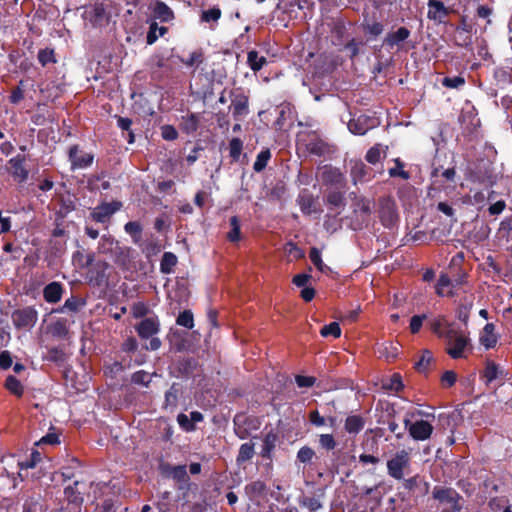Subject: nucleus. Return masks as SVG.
I'll return each mask as SVG.
<instances>
[{
	"label": "nucleus",
	"instance_id": "1",
	"mask_svg": "<svg viewBox=\"0 0 512 512\" xmlns=\"http://www.w3.org/2000/svg\"><path fill=\"white\" fill-rule=\"evenodd\" d=\"M468 291V274L462 268L450 269V274L441 272L435 284V293L439 297L454 298L460 292Z\"/></svg>",
	"mask_w": 512,
	"mask_h": 512
},
{
	"label": "nucleus",
	"instance_id": "2",
	"mask_svg": "<svg viewBox=\"0 0 512 512\" xmlns=\"http://www.w3.org/2000/svg\"><path fill=\"white\" fill-rule=\"evenodd\" d=\"M445 351L452 359L467 358L473 349L469 333L455 326H448L445 337Z\"/></svg>",
	"mask_w": 512,
	"mask_h": 512
},
{
	"label": "nucleus",
	"instance_id": "3",
	"mask_svg": "<svg viewBox=\"0 0 512 512\" xmlns=\"http://www.w3.org/2000/svg\"><path fill=\"white\" fill-rule=\"evenodd\" d=\"M3 169L19 187H22L29 179L30 170L25 154H17L10 158Z\"/></svg>",
	"mask_w": 512,
	"mask_h": 512
},
{
	"label": "nucleus",
	"instance_id": "4",
	"mask_svg": "<svg viewBox=\"0 0 512 512\" xmlns=\"http://www.w3.org/2000/svg\"><path fill=\"white\" fill-rule=\"evenodd\" d=\"M378 218L387 229L398 226L399 214L395 200L390 196H382L378 199Z\"/></svg>",
	"mask_w": 512,
	"mask_h": 512
},
{
	"label": "nucleus",
	"instance_id": "5",
	"mask_svg": "<svg viewBox=\"0 0 512 512\" xmlns=\"http://www.w3.org/2000/svg\"><path fill=\"white\" fill-rule=\"evenodd\" d=\"M261 418L255 415H248L244 412L237 413L233 418L234 433L239 439H247L252 432L260 429Z\"/></svg>",
	"mask_w": 512,
	"mask_h": 512
},
{
	"label": "nucleus",
	"instance_id": "6",
	"mask_svg": "<svg viewBox=\"0 0 512 512\" xmlns=\"http://www.w3.org/2000/svg\"><path fill=\"white\" fill-rule=\"evenodd\" d=\"M432 497L441 504L449 506L442 512H459L462 509V496L451 487L435 486L432 491Z\"/></svg>",
	"mask_w": 512,
	"mask_h": 512
},
{
	"label": "nucleus",
	"instance_id": "7",
	"mask_svg": "<svg viewBox=\"0 0 512 512\" xmlns=\"http://www.w3.org/2000/svg\"><path fill=\"white\" fill-rule=\"evenodd\" d=\"M229 97L231 100L230 109L234 120L241 121L249 113V95L242 87L234 88L230 91Z\"/></svg>",
	"mask_w": 512,
	"mask_h": 512
},
{
	"label": "nucleus",
	"instance_id": "8",
	"mask_svg": "<svg viewBox=\"0 0 512 512\" xmlns=\"http://www.w3.org/2000/svg\"><path fill=\"white\" fill-rule=\"evenodd\" d=\"M122 208V202H101L90 212V218L96 223L109 224L111 217Z\"/></svg>",
	"mask_w": 512,
	"mask_h": 512
},
{
	"label": "nucleus",
	"instance_id": "9",
	"mask_svg": "<svg viewBox=\"0 0 512 512\" xmlns=\"http://www.w3.org/2000/svg\"><path fill=\"white\" fill-rule=\"evenodd\" d=\"M109 269L110 265L106 261L93 262L86 275L88 283L95 287L106 286L109 279Z\"/></svg>",
	"mask_w": 512,
	"mask_h": 512
},
{
	"label": "nucleus",
	"instance_id": "10",
	"mask_svg": "<svg viewBox=\"0 0 512 512\" xmlns=\"http://www.w3.org/2000/svg\"><path fill=\"white\" fill-rule=\"evenodd\" d=\"M37 319L38 312L32 306L17 309L12 313V321L17 328L33 327L36 324Z\"/></svg>",
	"mask_w": 512,
	"mask_h": 512
},
{
	"label": "nucleus",
	"instance_id": "11",
	"mask_svg": "<svg viewBox=\"0 0 512 512\" xmlns=\"http://www.w3.org/2000/svg\"><path fill=\"white\" fill-rule=\"evenodd\" d=\"M409 460V455L405 450L397 452L393 458L387 461L389 476L396 480L403 479V470L409 465Z\"/></svg>",
	"mask_w": 512,
	"mask_h": 512
},
{
	"label": "nucleus",
	"instance_id": "12",
	"mask_svg": "<svg viewBox=\"0 0 512 512\" xmlns=\"http://www.w3.org/2000/svg\"><path fill=\"white\" fill-rule=\"evenodd\" d=\"M404 424L405 427L408 428L410 436L417 441L429 439L433 432V426L425 420H418L411 423V421L406 418Z\"/></svg>",
	"mask_w": 512,
	"mask_h": 512
},
{
	"label": "nucleus",
	"instance_id": "13",
	"mask_svg": "<svg viewBox=\"0 0 512 512\" xmlns=\"http://www.w3.org/2000/svg\"><path fill=\"white\" fill-rule=\"evenodd\" d=\"M321 181L326 186H332L337 189L344 188L346 185V178L340 169L331 165H325L321 173Z\"/></svg>",
	"mask_w": 512,
	"mask_h": 512
},
{
	"label": "nucleus",
	"instance_id": "14",
	"mask_svg": "<svg viewBox=\"0 0 512 512\" xmlns=\"http://www.w3.org/2000/svg\"><path fill=\"white\" fill-rule=\"evenodd\" d=\"M427 17L437 23H444V19L451 13H455L454 5L446 7L440 0H428Z\"/></svg>",
	"mask_w": 512,
	"mask_h": 512
},
{
	"label": "nucleus",
	"instance_id": "15",
	"mask_svg": "<svg viewBox=\"0 0 512 512\" xmlns=\"http://www.w3.org/2000/svg\"><path fill=\"white\" fill-rule=\"evenodd\" d=\"M81 152L79 145L75 144L70 146L68 151V158L71 163V169H84L93 164L94 155L92 153H83L79 155Z\"/></svg>",
	"mask_w": 512,
	"mask_h": 512
},
{
	"label": "nucleus",
	"instance_id": "16",
	"mask_svg": "<svg viewBox=\"0 0 512 512\" xmlns=\"http://www.w3.org/2000/svg\"><path fill=\"white\" fill-rule=\"evenodd\" d=\"M158 469L160 474L165 478H173L180 483H188L189 481L186 465L173 466L170 463L161 462Z\"/></svg>",
	"mask_w": 512,
	"mask_h": 512
},
{
	"label": "nucleus",
	"instance_id": "17",
	"mask_svg": "<svg viewBox=\"0 0 512 512\" xmlns=\"http://www.w3.org/2000/svg\"><path fill=\"white\" fill-rule=\"evenodd\" d=\"M135 331L142 340H147L159 333V319L157 317L144 318L135 325Z\"/></svg>",
	"mask_w": 512,
	"mask_h": 512
},
{
	"label": "nucleus",
	"instance_id": "18",
	"mask_svg": "<svg viewBox=\"0 0 512 512\" xmlns=\"http://www.w3.org/2000/svg\"><path fill=\"white\" fill-rule=\"evenodd\" d=\"M506 373L504 369L494 361L487 359L484 369L480 372V379L483 380L486 386H489L497 379H505Z\"/></svg>",
	"mask_w": 512,
	"mask_h": 512
},
{
	"label": "nucleus",
	"instance_id": "19",
	"mask_svg": "<svg viewBox=\"0 0 512 512\" xmlns=\"http://www.w3.org/2000/svg\"><path fill=\"white\" fill-rule=\"evenodd\" d=\"M131 253L132 249L130 247L122 246L118 242L109 256L118 267L128 269L132 262Z\"/></svg>",
	"mask_w": 512,
	"mask_h": 512
},
{
	"label": "nucleus",
	"instance_id": "20",
	"mask_svg": "<svg viewBox=\"0 0 512 512\" xmlns=\"http://www.w3.org/2000/svg\"><path fill=\"white\" fill-rule=\"evenodd\" d=\"M411 35V31L402 26L399 27L396 31H392L387 33L383 40V45L386 48L393 49L397 47L398 49L402 48V43L406 41Z\"/></svg>",
	"mask_w": 512,
	"mask_h": 512
},
{
	"label": "nucleus",
	"instance_id": "21",
	"mask_svg": "<svg viewBox=\"0 0 512 512\" xmlns=\"http://www.w3.org/2000/svg\"><path fill=\"white\" fill-rule=\"evenodd\" d=\"M201 114L189 112L181 116L179 128L186 135H193L197 132L201 124Z\"/></svg>",
	"mask_w": 512,
	"mask_h": 512
},
{
	"label": "nucleus",
	"instance_id": "22",
	"mask_svg": "<svg viewBox=\"0 0 512 512\" xmlns=\"http://www.w3.org/2000/svg\"><path fill=\"white\" fill-rule=\"evenodd\" d=\"M403 486L410 492L415 493L417 496H425L429 492V483L419 475L405 479Z\"/></svg>",
	"mask_w": 512,
	"mask_h": 512
},
{
	"label": "nucleus",
	"instance_id": "23",
	"mask_svg": "<svg viewBox=\"0 0 512 512\" xmlns=\"http://www.w3.org/2000/svg\"><path fill=\"white\" fill-rule=\"evenodd\" d=\"M63 293V284L58 281H53L44 287L43 298L47 303L56 304L62 299Z\"/></svg>",
	"mask_w": 512,
	"mask_h": 512
},
{
	"label": "nucleus",
	"instance_id": "24",
	"mask_svg": "<svg viewBox=\"0 0 512 512\" xmlns=\"http://www.w3.org/2000/svg\"><path fill=\"white\" fill-rule=\"evenodd\" d=\"M175 368L181 376L193 377L199 368V361L195 357H183L177 361Z\"/></svg>",
	"mask_w": 512,
	"mask_h": 512
},
{
	"label": "nucleus",
	"instance_id": "25",
	"mask_svg": "<svg viewBox=\"0 0 512 512\" xmlns=\"http://www.w3.org/2000/svg\"><path fill=\"white\" fill-rule=\"evenodd\" d=\"M79 482L75 481L72 485L67 486L64 489V495L67 499L66 507L75 509L78 508V511L81 512V507L83 504V497L81 493L78 491L77 486Z\"/></svg>",
	"mask_w": 512,
	"mask_h": 512
},
{
	"label": "nucleus",
	"instance_id": "26",
	"mask_svg": "<svg viewBox=\"0 0 512 512\" xmlns=\"http://www.w3.org/2000/svg\"><path fill=\"white\" fill-rule=\"evenodd\" d=\"M372 128L371 118L361 114L357 118H352L348 122V129L355 135H364Z\"/></svg>",
	"mask_w": 512,
	"mask_h": 512
},
{
	"label": "nucleus",
	"instance_id": "27",
	"mask_svg": "<svg viewBox=\"0 0 512 512\" xmlns=\"http://www.w3.org/2000/svg\"><path fill=\"white\" fill-rule=\"evenodd\" d=\"M297 204L304 215H311L316 210V200L312 193L308 190H303L297 197Z\"/></svg>",
	"mask_w": 512,
	"mask_h": 512
},
{
	"label": "nucleus",
	"instance_id": "28",
	"mask_svg": "<svg viewBox=\"0 0 512 512\" xmlns=\"http://www.w3.org/2000/svg\"><path fill=\"white\" fill-rule=\"evenodd\" d=\"M366 420L360 414H353L346 417L344 422V430L349 435L356 436L359 434L365 427Z\"/></svg>",
	"mask_w": 512,
	"mask_h": 512
},
{
	"label": "nucleus",
	"instance_id": "29",
	"mask_svg": "<svg viewBox=\"0 0 512 512\" xmlns=\"http://www.w3.org/2000/svg\"><path fill=\"white\" fill-rule=\"evenodd\" d=\"M90 21L94 26H104L109 22L110 14L104 4L96 3L89 12Z\"/></svg>",
	"mask_w": 512,
	"mask_h": 512
},
{
	"label": "nucleus",
	"instance_id": "30",
	"mask_svg": "<svg viewBox=\"0 0 512 512\" xmlns=\"http://www.w3.org/2000/svg\"><path fill=\"white\" fill-rule=\"evenodd\" d=\"M307 151L316 156H324L325 154L330 152L329 145L320 139L318 136L313 135L308 142L306 143Z\"/></svg>",
	"mask_w": 512,
	"mask_h": 512
},
{
	"label": "nucleus",
	"instance_id": "31",
	"mask_svg": "<svg viewBox=\"0 0 512 512\" xmlns=\"http://www.w3.org/2000/svg\"><path fill=\"white\" fill-rule=\"evenodd\" d=\"M181 387L178 383H173L165 392L163 409L173 411L178 406Z\"/></svg>",
	"mask_w": 512,
	"mask_h": 512
},
{
	"label": "nucleus",
	"instance_id": "32",
	"mask_svg": "<svg viewBox=\"0 0 512 512\" xmlns=\"http://www.w3.org/2000/svg\"><path fill=\"white\" fill-rule=\"evenodd\" d=\"M152 14L155 19H159L161 22H169L174 19V12L172 9L163 1H156L153 8Z\"/></svg>",
	"mask_w": 512,
	"mask_h": 512
},
{
	"label": "nucleus",
	"instance_id": "33",
	"mask_svg": "<svg viewBox=\"0 0 512 512\" xmlns=\"http://www.w3.org/2000/svg\"><path fill=\"white\" fill-rule=\"evenodd\" d=\"M330 33L331 42L334 46H343L345 44L347 29L344 22L340 20L334 21Z\"/></svg>",
	"mask_w": 512,
	"mask_h": 512
},
{
	"label": "nucleus",
	"instance_id": "34",
	"mask_svg": "<svg viewBox=\"0 0 512 512\" xmlns=\"http://www.w3.org/2000/svg\"><path fill=\"white\" fill-rule=\"evenodd\" d=\"M497 238L507 245H512V215L505 217L497 230Z\"/></svg>",
	"mask_w": 512,
	"mask_h": 512
},
{
	"label": "nucleus",
	"instance_id": "35",
	"mask_svg": "<svg viewBox=\"0 0 512 512\" xmlns=\"http://www.w3.org/2000/svg\"><path fill=\"white\" fill-rule=\"evenodd\" d=\"M95 261L94 252L85 253L83 249L77 250L72 255V262L80 269H88Z\"/></svg>",
	"mask_w": 512,
	"mask_h": 512
},
{
	"label": "nucleus",
	"instance_id": "36",
	"mask_svg": "<svg viewBox=\"0 0 512 512\" xmlns=\"http://www.w3.org/2000/svg\"><path fill=\"white\" fill-rule=\"evenodd\" d=\"M495 326L493 323H487L483 328V333L480 336V343L486 349L494 348L497 344L498 337L494 333Z\"/></svg>",
	"mask_w": 512,
	"mask_h": 512
},
{
	"label": "nucleus",
	"instance_id": "37",
	"mask_svg": "<svg viewBox=\"0 0 512 512\" xmlns=\"http://www.w3.org/2000/svg\"><path fill=\"white\" fill-rule=\"evenodd\" d=\"M427 324L429 325L431 331L440 338L445 337L446 329L448 326H455L454 323H449L446 317L442 315L431 319Z\"/></svg>",
	"mask_w": 512,
	"mask_h": 512
},
{
	"label": "nucleus",
	"instance_id": "38",
	"mask_svg": "<svg viewBox=\"0 0 512 512\" xmlns=\"http://www.w3.org/2000/svg\"><path fill=\"white\" fill-rule=\"evenodd\" d=\"M267 486L261 480L253 481L245 486V493L250 500H255L263 497L266 493Z\"/></svg>",
	"mask_w": 512,
	"mask_h": 512
},
{
	"label": "nucleus",
	"instance_id": "39",
	"mask_svg": "<svg viewBox=\"0 0 512 512\" xmlns=\"http://www.w3.org/2000/svg\"><path fill=\"white\" fill-rule=\"evenodd\" d=\"M168 32V27L159 26L156 21H152L149 24V30L146 36V43L148 45L154 44L158 38L164 36Z\"/></svg>",
	"mask_w": 512,
	"mask_h": 512
},
{
	"label": "nucleus",
	"instance_id": "40",
	"mask_svg": "<svg viewBox=\"0 0 512 512\" xmlns=\"http://www.w3.org/2000/svg\"><path fill=\"white\" fill-rule=\"evenodd\" d=\"M178 263V258L173 252H164L160 262V271L163 274H171Z\"/></svg>",
	"mask_w": 512,
	"mask_h": 512
},
{
	"label": "nucleus",
	"instance_id": "41",
	"mask_svg": "<svg viewBox=\"0 0 512 512\" xmlns=\"http://www.w3.org/2000/svg\"><path fill=\"white\" fill-rule=\"evenodd\" d=\"M277 438V434L273 431H269L268 433H266L263 439V445L261 450V456L263 458H271V454L275 448Z\"/></svg>",
	"mask_w": 512,
	"mask_h": 512
},
{
	"label": "nucleus",
	"instance_id": "42",
	"mask_svg": "<svg viewBox=\"0 0 512 512\" xmlns=\"http://www.w3.org/2000/svg\"><path fill=\"white\" fill-rule=\"evenodd\" d=\"M179 61L187 67H199L205 60L204 51L198 48L190 53L187 59L178 57Z\"/></svg>",
	"mask_w": 512,
	"mask_h": 512
},
{
	"label": "nucleus",
	"instance_id": "43",
	"mask_svg": "<svg viewBox=\"0 0 512 512\" xmlns=\"http://www.w3.org/2000/svg\"><path fill=\"white\" fill-rule=\"evenodd\" d=\"M247 64L252 71L258 72L267 64V59L259 56L256 50H251L247 53Z\"/></svg>",
	"mask_w": 512,
	"mask_h": 512
},
{
	"label": "nucleus",
	"instance_id": "44",
	"mask_svg": "<svg viewBox=\"0 0 512 512\" xmlns=\"http://www.w3.org/2000/svg\"><path fill=\"white\" fill-rule=\"evenodd\" d=\"M44 360L61 366L66 362L67 355L61 347H52L48 349L46 356H44Z\"/></svg>",
	"mask_w": 512,
	"mask_h": 512
},
{
	"label": "nucleus",
	"instance_id": "45",
	"mask_svg": "<svg viewBox=\"0 0 512 512\" xmlns=\"http://www.w3.org/2000/svg\"><path fill=\"white\" fill-rule=\"evenodd\" d=\"M255 454L254 443L246 442L243 443L238 451V455L236 457V462L238 465H241L253 458Z\"/></svg>",
	"mask_w": 512,
	"mask_h": 512
},
{
	"label": "nucleus",
	"instance_id": "46",
	"mask_svg": "<svg viewBox=\"0 0 512 512\" xmlns=\"http://www.w3.org/2000/svg\"><path fill=\"white\" fill-rule=\"evenodd\" d=\"M49 332L53 337L63 339L67 337L69 329L66 319H58L49 326Z\"/></svg>",
	"mask_w": 512,
	"mask_h": 512
},
{
	"label": "nucleus",
	"instance_id": "47",
	"mask_svg": "<svg viewBox=\"0 0 512 512\" xmlns=\"http://www.w3.org/2000/svg\"><path fill=\"white\" fill-rule=\"evenodd\" d=\"M118 242L119 241L116 240L112 235L104 234L101 236L98 243V252L100 254L109 255Z\"/></svg>",
	"mask_w": 512,
	"mask_h": 512
},
{
	"label": "nucleus",
	"instance_id": "48",
	"mask_svg": "<svg viewBox=\"0 0 512 512\" xmlns=\"http://www.w3.org/2000/svg\"><path fill=\"white\" fill-rule=\"evenodd\" d=\"M395 167L388 169V174L391 178L400 177L403 180L410 179L411 175L408 171L404 170L405 163L400 158L393 159Z\"/></svg>",
	"mask_w": 512,
	"mask_h": 512
},
{
	"label": "nucleus",
	"instance_id": "49",
	"mask_svg": "<svg viewBox=\"0 0 512 512\" xmlns=\"http://www.w3.org/2000/svg\"><path fill=\"white\" fill-rule=\"evenodd\" d=\"M309 258L313 265L322 273H328L331 271L330 267L327 266L321 257V252L318 248L312 247L309 252Z\"/></svg>",
	"mask_w": 512,
	"mask_h": 512
},
{
	"label": "nucleus",
	"instance_id": "50",
	"mask_svg": "<svg viewBox=\"0 0 512 512\" xmlns=\"http://www.w3.org/2000/svg\"><path fill=\"white\" fill-rule=\"evenodd\" d=\"M4 386L10 393L17 397H21L24 393V387L22 383L13 375L6 377Z\"/></svg>",
	"mask_w": 512,
	"mask_h": 512
},
{
	"label": "nucleus",
	"instance_id": "51",
	"mask_svg": "<svg viewBox=\"0 0 512 512\" xmlns=\"http://www.w3.org/2000/svg\"><path fill=\"white\" fill-rule=\"evenodd\" d=\"M124 230L129 234L135 244L141 240V234L143 231L142 225L137 221H129L124 225Z\"/></svg>",
	"mask_w": 512,
	"mask_h": 512
},
{
	"label": "nucleus",
	"instance_id": "52",
	"mask_svg": "<svg viewBox=\"0 0 512 512\" xmlns=\"http://www.w3.org/2000/svg\"><path fill=\"white\" fill-rule=\"evenodd\" d=\"M229 223H230L231 229L227 234V239L232 243L238 242L241 239L240 220L237 216H232L229 219Z\"/></svg>",
	"mask_w": 512,
	"mask_h": 512
},
{
	"label": "nucleus",
	"instance_id": "53",
	"mask_svg": "<svg viewBox=\"0 0 512 512\" xmlns=\"http://www.w3.org/2000/svg\"><path fill=\"white\" fill-rule=\"evenodd\" d=\"M221 16V9L218 6H214L208 10H203L200 15V20L205 23H217Z\"/></svg>",
	"mask_w": 512,
	"mask_h": 512
},
{
	"label": "nucleus",
	"instance_id": "54",
	"mask_svg": "<svg viewBox=\"0 0 512 512\" xmlns=\"http://www.w3.org/2000/svg\"><path fill=\"white\" fill-rule=\"evenodd\" d=\"M300 507L306 508L309 512H316L322 508V503L318 498L310 496H301L298 499Z\"/></svg>",
	"mask_w": 512,
	"mask_h": 512
},
{
	"label": "nucleus",
	"instance_id": "55",
	"mask_svg": "<svg viewBox=\"0 0 512 512\" xmlns=\"http://www.w3.org/2000/svg\"><path fill=\"white\" fill-rule=\"evenodd\" d=\"M270 158H271V152L269 149L260 151L256 157L254 164H253L254 171L261 172L262 170H264L266 168Z\"/></svg>",
	"mask_w": 512,
	"mask_h": 512
},
{
	"label": "nucleus",
	"instance_id": "56",
	"mask_svg": "<svg viewBox=\"0 0 512 512\" xmlns=\"http://www.w3.org/2000/svg\"><path fill=\"white\" fill-rule=\"evenodd\" d=\"M37 58H38L39 63L43 67H45L48 64H51V63L54 64L57 62L54 49H52V48L40 49L38 51Z\"/></svg>",
	"mask_w": 512,
	"mask_h": 512
},
{
	"label": "nucleus",
	"instance_id": "57",
	"mask_svg": "<svg viewBox=\"0 0 512 512\" xmlns=\"http://www.w3.org/2000/svg\"><path fill=\"white\" fill-rule=\"evenodd\" d=\"M320 335L322 337H333L339 338L341 336V328L338 322H331L328 325H324L320 330Z\"/></svg>",
	"mask_w": 512,
	"mask_h": 512
},
{
	"label": "nucleus",
	"instance_id": "58",
	"mask_svg": "<svg viewBox=\"0 0 512 512\" xmlns=\"http://www.w3.org/2000/svg\"><path fill=\"white\" fill-rule=\"evenodd\" d=\"M42 459V455L38 450H33L29 457L19 462L20 469L34 468Z\"/></svg>",
	"mask_w": 512,
	"mask_h": 512
},
{
	"label": "nucleus",
	"instance_id": "59",
	"mask_svg": "<svg viewBox=\"0 0 512 512\" xmlns=\"http://www.w3.org/2000/svg\"><path fill=\"white\" fill-rule=\"evenodd\" d=\"M176 323L179 326H183L187 329H192L194 326V317L191 310H184L183 312H180Z\"/></svg>",
	"mask_w": 512,
	"mask_h": 512
},
{
	"label": "nucleus",
	"instance_id": "60",
	"mask_svg": "<svg viewBox=\"0 0 512 512\" xmlns=\"http://www.w3.org/2000/svg\"><path fill=\"white\" fill-rule=\"evenodd\" d=\"M243 149V142L240 138H233L229 142V154L234 161H238Z\"/></svg>",
	"mask_w": 512,
	"mask_h": 512
},
{
	"label": "nucleus",
	"instance_id": "61",
	"mask_svg": "<svg viewBox=\"0 0 512 512\" xmlns=\"http://www.w3.org/2000/svg\"><path fill=\"white\" fill-rule=\"evenodd\" d=\"M82 305H84V301L75 296H71L70 298L66 299L63 306L59 309V312H77Z\"/></svg>",
	"mask_w": 512,
	"mask_h": 512
},
{
	"label": "nucleus",
	"instance_id": "62",
	"mask_svg": "<svg viewBox=\"0 0 512 512\" xmlns=\"http://www.w3.org/2000/svg\"><path fill=\"white\" fill-rule=\"evenodd\" d=\"M432 360V353L429 350H424L420 359L415 363L414 367L418 372H425Z\"/></svg>",
	"mask_w": 512,
	"mask_h": 512
},
{
	"label": "nucleus",
	"instance_id": "63",
	"mask_svg": "<svg viewBox=\"0 0 512 512\" xmlns=\"http://www.w3.org/2000/svg\"><path fill=\"white\" fill-rule=\"evenodd\" d=\"M131 381L133 384L147 387L151 382V375L144 370H139L132 374Z\"/></svg>",
	"mask_w": 512,
	"mask_h": 512
},
{
	"label": "nucleus",
	"instance_id": "64",
	"mask_svg": "<svg viewBox=\"0 0 512 512\" xmlns=\"http://www.w3.org/2000/svg\"><path fill=\"white\" fill-rule=\"evenodd\" d=\"M24 99V81L20 80L18 85L11 90L9 102L16 105Z\"/></svg>",
	"mask_w": 512,
	"mask_h": 512
}]
</instances>
